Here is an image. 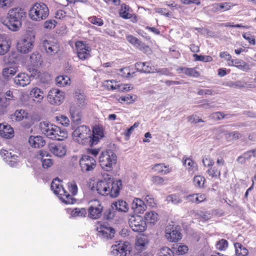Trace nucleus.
<instances>
[{
    "instance_id": "obj_1",
    "label": "nucleus",
    "mask_w": 256,
    "mask_h": 256,
    "mask_svg": "<svg viewBox=\"0 0 256 256\" xmlns=\"http://www.w3.org/2000/svg\"><path fill=\"white\" fill-rule=\"evenodd\" d=\"M26 16V12L20 8H15L9 10L6 18H2L1 22L8 29L17 31L22 26V22Z\"/></svg>"
},
{
    "instance_id": "obj_2",
    "label": "nucleus",
    "mask_w": 256,
    "mask_h": 256,
    "mask_svg": "<svg viewBox=\"0 0 256 256\" xmlns=\"http://www.w3.org/2000/svg\"><path fill=\"white\" fill-rule=\"evenodd\" d=\"M122 181L119 180L115 182H108L105 180H101L96 182V186L98 192L102 196L110 194L111 197H116L119 194L122 187Z\"/></svg>"
},
{
    "instance_id": "obj_3",
    "label": "nucleus",
    "mask_w": 256,
    "mask_h": 256,
    "mask_svg": "<svg viewBox=\"0 0 256 256\" xmlns=\"http://www.w3.org/2000/svg\"><path fill=\"white\" fill-rule=\"evenodd\" d=\"M40 128L42 132L49 138L61 141L67 137V132L64 130H61L48 122H41Z\"/></svg>"
},
{
    "instance_id": "obj_4",
    "label": "nucleus",
    "mask_w": 256,
    "mask_h": 256,
    "mask_svg": "<svg viewBox=\"0 0 256 256\" xmlns=\"http://www.w3.org/2000/svg\"><path fill=\"white\" fill-rule=\"evenodd\" d=\"M72 136L80 144L90 146L92 132L88 126H78L72 132Z\"/></svg>"
},
{
    "instance_id": "obj_5",
    "label": "nucleus",
    "mask_w": 256,
    "mask_h": 256,
    "mask_svg": "<svg viewBox=\"0 0 256 256\" xmlns=\"http://www.w3.org/2000/svg\"><path fill=\"white\" fill-rule=\"evenodd\" d=\"M49 10L44 3H36L29 11V16L32 20L38 22L46 19L48 16Z\"/></svg>"
},
{
    "instance_id": "obj_6",
    "label": "nucleus",
    "mask_w": 256,
    "mask_h": 256,
    "mask_svg": "<svg viewBox=\"0 0 256 256\" xmlns=\"http://www.w3.org/2000/svg\"><path fill=\"white\" fill-rule=\"evenodd\" d=\"M116 156L112 150H108L101 153L99 162L102 168L107 172L112 170V166L116 164Z\"/></svg>"
},
{
    "instance_id": "obj_7",
    "label": "nucleus",
    "mask_w": 256,
    "mask_h": 256,
    "mask_svg": "<svg viewBox=\"0 0 256 256\" xmlns=\"http://www.w3.org/2000/svg\"><path fill=\"white\" fill-rule=\"evenodd\" d=\"M128 222L132 230L136 232H142L146 228V224L142 217L135 214V211L130 215Z\"/></svg>"
},
{
    "instance_id": "obj_8",
    "label": "nucleus",
    "mask_w": 256,
    "mask_h": 256,
    "mask_svg": "<svg viewBox=\"0 0 256 256\" xmlns=\"http://www.w3.org/2000/svg\"><path fill=\"white\" fill-rule=\"evenodd\" d=\"M180 228L174 224H169L165 230V236L170 242H176L182 238Z\"/></svg>"
},
{
    "instance_id": "obj_9",
    "label": "nucleus",
    "mask_w": 256,
    "mask_h": 256,
    "mask_svg": "<svg viewBox=\"0 0 256 256\" xmlns=\"http://www.w3.org/2000/svg\"><path fill=\"white\" fill-rule=\"evenodd\" d=\"M77 54L80 59L85 60L90 56V46L86 42L77 41L75 43Z\"/></svg>"
},
{
    "instance_id": "obj_10",
    "label": "nucleus",
    "mask_w": 256,
    "mask_h": 256,
    "mask_svg": "<svg viewBox=\"0 0 256 256\" xmlns=\"http://www.w3.org/2000/svg\"><path fill=\"white\" fill-rule=\"evenodd\" d=\"M130 252L129 244L120 242L117 244L112 246L110 252L114 256H126Z\"/></svg>"
},
{
    "instance_id": "obj_11",
    "label": "nucleus",
    "mask_w": 256,
    "mask_h": 256,
    "mask_svg": "<svg viewBox=\"0 0 256 256\" xmlns=\"http://www.w3.org/2000/svg\"><path fill=\"white\" fill-rule=\"evenodd\" d=\"M80 166L82 172L92 171L96 168V161L93 157L83 155L80 160Z\"/></svg>"
},
{
    "instance_id": "obj_12",
    "label": "nucleus",
    "mask_w": 256,
    "mask_h": 256,
    "mask_svg": "<svg viewBox=\"0 0 256 256\" xmlns=\"http://www.w3.org/2000/svg\"><path fill=\"white\" fill-rule=\"evenodd\" d=\"M63 92L57 88H52L48 92V100L52 104L60 105L64 100Z\"/></svg>"
},
{
    "instance_id": "obj_13",
    "label": "nucleus",
    "mask_w": 256,
    "mask_h": 256,
    "mask_svg": "<svg viewBox=\"0 0 256 256\" xmlns=\"http://www.w3.org/2000/svg\"><path fill=\"white\" fill-rule=\"evenodd\" d=\"M33 47L32 41L31 38L26 37L20 39L17 42V49L22 54L30 52Z\"/></svg>"
},
{
    "instance_id": "obj_14",
    "label": "nucleus",
    "mask_w": 256,
    "mask_h": 256,
    "mask_svg": "<svg viewBox=\"0 0 256 256\" xmlns=\"http://www.w3.org/2000/svg\"><path fill=\"white\" fill-rule=\"evenodd\" d=\"M221 134L224 136L225 139L228 141H232L238 140L240 138V134L238 131L229 132L224 128H219L217 130L216 138L220 139L221 138Z\"/></svg>"
},
{
    "instance_id": "obj_15",
    "label": "nucleus",
    "mask_w": 256,
    "mask_h": 256,
    "mask_svg": "<svg viewBox=\"0 0 256 256\" xmlns=\"http://www.w3.org/2000/svg\"><path fill=\"white\" fill-rule=\"evenodd\" d=\"M144 206L146 207H150L152 208L156 206V203L153 198H148L146 200V202H144L140 198H134L131 202V208H142Z\"/></svg>"
},
{
    "instance_id": "obj_16",
    "label": "nucleus",
    "mask_w": 256,
    "mask_h": 256,
    "mask_svg": "<svg viewBox=\"0 0 256 256\" xmlns=\"http://www.w3.org/2000/svg\"><path fill=\"white\" fill-rule=\"evenodd\" d=\"M50 156L49 154L45 150H39L37 152L36 157L38 159H40L42 166L44 168H50L53 164V162L52 159L48 158Z\"/></svg>"
},
{
    "instance_id": "obj_17",
    "label": "nucleus",
    "mask_w": 256,
    "mask_h": 256,
    "mask_svg": "<svg viewBox=\"0 0 256 256\" xmlns=\"http://www.w3.org/2000/svg\"><path fill=\"white\" fill-rule=\"evenodd\" d=\"M14 84L18 86L24 87L30 82V76L25 72L19 73L13 78Z\"/></svg>"
},
{
    "instance_id": "obj_18",
    "label": "nucleus",
    "mask_w": 256,
    "mask_h": 256,
    "mask_svg": "<svg viewBox=\"0 0 256 256\" xmlns=\"http://www.w3.org/2000/svg\"><path fill=\"white\" fill-rule=\"evenodd\" d=\"M99 235L105 238H112L114 236L115 231L111 227L107 226L104 224H100L96 228Z\"/></svg>"
},
{
    "instance_id": "obj_19",
    "label": "nucleus",
    "mask_w": 256,
    "mask_h": 256,
    "mask_svg": "<svg viewBox=\"0 0 256 256\" xmlns=\"http://www.w3.org/2000/svg\"><path fill=\"white\" fill-rule=\"evenodd\" d=\"M43 47L46 52L50 55L56 54L60 50L59 46L56 42L49 40H44Z\"/></svg>"
},
{
    "instance_id": "obj_20",
    "label": "nucleus",
    "mask_w": 256,
    "mask_h": 256,
    "mask_svg": "<svg viewBox=\"0 0 256 256\" xmlns=\"http://www.w3.org/2000/svg\"><path fill=\"white\" fill-rule=\"evenodd\" d=\"M149 241L147 238L144 235H140L136 236L134 248L138 252H140L146 250Z\"/></svg>"
},
{
    "instance_id": "obj_21",
    "label": "nucleus",
    "mask_w": 256,
    "mask_h": 256,
    "mask_svg": "<svg viewBox=\"0 0 256 256\" xmlns=\"http://www.w3.org/2000/svg\"><path fill=\"white\" fill-rule=\"evenodd\" d=\"M103 130L102 128L96 126L94 128L90 136V147L96 144L100 138L104 137Z\"/></svg>"
},
{
    "instance_id": "obj_22",
    "label": "nucleus",
    "mask_w": 256,
    "mask_h": 256,
    "mask_svg": "<svg viewBox=\"0 0 256 256\" xmlns=\"http://www.w3.org/2000/svg\"><path fill=\"white\" fill-rule=\"evenodd\" d=\"M0 136L4 138H11L14 136L13 128L8 124H0Z\"/></svg>"
},
{
    "instance_id": "obj_23",
    "label": "nucleus",
    "mask_w": 256,
    "mask_h": 256,
    "mask_svg": "<svg viewBox=\"0 0 256 256\" xmlns=\"http://www.w3.org/2000/svg\"><path fill=\"white\" fill-rule=\"evenodd\" d=\"M1 154L6 156V162L11 166H14L18 162L19 160L18 156L15 154H12L10 152L7 150H3L1 152Z\"/></svg>"
},
{
    "instance_id": "obj_24",
    "label": "nucleus",
    "mask_w": 256,
    "mask_h": 256,
    "mask_svg": "<svg viewBox=\"0 0 256 256\" xmlns=\"http://www.w3.org/2000/svg\"><path fill=\"white\" fill-rule=\"evenodd\" d=\"M30 96L36 104H40L44 98V92L38 88H32L30 92Z\"/></svg>"
},
{
    "instance_id": "obj_25",
    "label": "nucleus",
    "mask_w": 256,
    "mask_h": 256,
    "mask_svg": "<svg viewBox=\"0 0 256 256\" xmlns=\"http://www.w3.org/2000/svg\"><path fill=\"white\" fill-rule=\"evenodd\" d=\"M176 70L179 74H184L189 76L198 78L200 76L199 72L196 70L194 68L180 67Z\"/></svg>"
},
{
    "instance_id": "obj_26",
    "label": "nucleus",
    "mask_w": 256,
    "mask_h": 256,
    "mask_svg": "<svg viewBox=\"0 0 256 256\" xmlns=\"http://www.w3.org/2000/svg\"><path fill=\"white\" fill-rule=\"evenodd\" d=\"M128 209H106L104 213V218L106 220H112L118 214L122 212H126Z\"/></svg>"
},
{
    "instance_id": "obj_27",
    "label": "nucleus",
    "mask_w": 256,
    "mask_h": 256,
    "mask_svg": "<svg viewBox=\"0 0 256 256\" xmlns=\"http://www.w3.org/2000/svg\"><path fill=\"white\" fill-rule=\"evenodd\" d=\"M28 142L30 146L38 148L43 146L46 144L45 140L41 136H30L28 139Z\"/></svg>"
},
{
    "instance_id": "obj_28",
    "label": "nucleus",
    "mask_w": 256,
    "mask_h": 256,
    "mask_svg": "<svg viewBox=\"0 0 256 256\" xmlns=\"http://www.w3.org/2000/svg\"><path fill=\"white\" fill-rule=\"evenodd\" d=\"M126 39L130 43L136 46L140 50L149 48L148 46H146L144 43L132 35L127 36Z\"/></svg>"
},
{
    "instance_id": "obj_29",
    "label": "nucleus",
    "mask_w": 256,
    "mask_h": 256,
    "mask_svg": "<svg viewBox=\"0 0 256 256\" xmlns=\"http://www.w3.org/2000/svg\"><path fill=\"white\" fill-rule=\"evenodd\" d=\"M50 150L56 156H62L66 153V150L61 145L52 144L49 146Z\"/></svg>"
},
{
    "instance_id": "obj_30",
    "label": "nucleus",
    "mask_w": 256,
    "mask_h": 256,
    "mask_svg": "<svg viewBox=\"0 0 256 256\" xmlns=\"http://www.w3.org/2000/svg\"><path fill=\"white\" fill-rule=\"evenodd\" d=\"M10 48V44L6 38L0 34V55L6 54Z\"/></svg>"
},
{
    "instance_id": "obj_31",
    "label": "nucleus",
    "mask_w": 256,
    "mask_h": 256,
    "mask_svg": "<svg viewBox=\"0 0 256 256\" xmlns=\"http://www.w3.org/2000/svg\"><path fill=\"white\" fill-rule=\"evenodd\" d=\"M230 66H234L242 70H247L249 69L248 65L244 60L238 59L232 60L230 62H228Z\"/></svg>"
},
{
    "instance_id": "obj_32",
    "label": "nucleus",
    "mask_w": 256,
    "mask_h": 256,
    "mask_svg": "<svg viewBox=\"0 0 256 256\" xmlns=\"http://www.w3.org/2000/svg\"><path fill=\"white\" fill-rule=\"evenodd\" d=\"M234 245L237 256H246L248 255V249L240 243L236 242Z\"/></svg>"
},
{
    "instance_id": "obj_33",
    "label": "nucleus",
    "mask_w": 256,
    "mask_h": 256,
    "mask_svg": "<svg viewBox=\"0 0 256 256\" xmlns=\"http://www.w3.org/2000/svg\"><path fill=\"white\" fill-rule=\"evenodd\" d=\"M50 188L58 196L60 192L58 190H60L61 188H64L60 184V182L58 178H56L52 181Z\"/></svg>"
},
{
    "instance_id": "obj_34",
    "label": "nucleus",
    "mask_w": 256,
    "mask_h": 256,
    "mask_svg": "<svg viewBox=\"0 0 256 256\" xmlns=\"http://www.w3.org/2000/svg\"><path fill=\"white\" fill-rule=\"evenodd\" d=\"M158 214L154 212H146L144 216L145 222L154 224L158 220Z\"/></svg>"
},
{
    "instance_id": "obj_35",
    "label": "nucleus",
    "mask_w": 256,
    "mask_h": 256,
    "mask_svg": "<svg viewBox=\"0 0 256 256\" xmlns=\"http://www.w3.org/2000/svg\"><path fill=\"white\" fill-rule=\"evenodd\" d=\"M70 78L67 76H60L56 78V83L58 86H64L70 84Z\"/></svg>"
},
{
    "instance_id": "obj_36",
    "label": "nucleus",
    "mask_w": 256,
    "mask_h": 256,
    "mask_svg": "<svg viewBox=\"0 0 256 256\" xmlns=\"http://www.w3.org/2000/svg\"><path fill=\"white\" fill-rule=\"evenodd\" d=\"M208 174L212 178H220L221 175L220 170L216 166H210L206 170Z\"/></svg>"
},
{
    "instance_id": "obj_37",
    "label": "nucleus",
    "mask_w": 256,
    "mask_h": 256,
    "mask_svg": "<svg viewBox=\"0 0 256 256\" xmlns=\"http://www.w3.org/2000/svg\"><path fill=\"white\" fill-rule=\"evenodd\" d=\"M74 98L76 100L77 104L80 107L84 106L86 104V96L83 93H81L80 90L76 91Z\"/></svg>"
},
{
    "instance_id": "obj_38",
    "label": "nucleus",
    "mask_w": 256,
    "mask_h": 256,
    "mask_svg": "<svg viewBox=\"0 0 256 256\" xmlns=\"http://www.w3.org/2000/svg\"><path fill=\"white\" fill-rule=\"evenodd\" d=\"M60 194H58V196L62 202L66 204H70V199L71 197L68 192L64 188H61L58 190Z\"/></svg>"
},
{
    "instance_id": "obj_39",
    "label": "nucleus",
    "mask_w": 256,
    "mask_h": 256,
    "mask_svg": "<svg viewBox=\"0 0 256 256\" xmlns=\"http://www.w3.org/2000/svg\"><path fill=\"white\" fill-rule=\"evenodd\" d=\"M152 168L158 172H164L166 174L170 172V170L166 166H164L163 164H156L152 166Z\"/></svg>"
},
{
    "instance_id": "obj_40",
    "label": "nucleus",
    "mask_w": 256,
    "mask_h": 256,
    "mask_svg": "<svg viewBox=\"0 0 256 256\" xmlns=\"http://www.w3.org/2000/svg\"><path fill=\"white\" fill-rule=\"evenodd\" d=\"M128 9L129 6H126V4H122L119 12L120 16L124 19L130 18L132 14L128 12Z\"/></svg>"
},
{
    "instance_id": "obj_41",
    "label": "nucleus",
    "mask_w": 256,
    "mask_h": 256,
    "mask_svg": "<svg viewBox=\"0 0 256 256\" xmlns=\"http://www.w3.org/2000/svg\"><path fill=\"white\" fill-rule=\"evenodd\" d=\"M14 100V98H7L6 96H0V106L6 108Z\"/></svg>"
},
{
    "instance_id": "obj_42",
    "label": "nucleus",
    "mask_w": 256,
    "mask_h": 256,
    "mask_svg": "<svg viewBox=\"0 0 256 256\" xmlns=\"http://www.w3.org/2000/svg\"><path fill=\"white\" fill-rule=\"evenodd\" d=\"M16 72V68L14 67L5 68L2 70V75L6 78H8L14 76Z\"/></svg>"
},
{
    "instance_id": "obj_43",
    "label": "nucleus",
    "mask_w": 256,
    "mask_h": 256,
    "mask_svg": "<svg viewBox=\"0 0 256 256\" xmlns=\"http://www.w3.org/2000/svg\"><path fill=\"white\" fill-rule=\"evenodd\" d=\"M88 216L92 219H98L102 215V209H88Z\"/></svg>"
},
{
    "instance_id": "obj_44",
    "label": "nucleus",
    "mask_w": 256,
    "mask_h": 256,
    "mask_svg": "<svg viewBox=\"0 0 256 256\" xmlns=\"http://www.w3.org/2000/svg\"><path fill=\"white\" fill-rule=\"evenodd\" d=\"M30 60L32 65L38 66L41 63V56L38 52H34L30 55Z\"/></svg>"
},
{
    "instance_id": "obj_45",
    "label": "nucleus",
    "mask_w": 256,
    "mask_h": 256,
    "mask_svg": "<svg viewBox=\"0 0 256 256\" xmlns=\"http://www.w3.org/2000/svg\"><path fill=\"white\" fill-rule=\"evenodd\" d=\"M119 71L120 72L118 74L122 78H132L134 74V72L132 73L130 72V68L128 67L120 68Z\"/></svg>"
},
{
    "instance_id": "obj_46",
    "label": "nucleus",
    "mask_w": 256,
    "mask_h": 256,
    "mask_svg": "<svg viewBox=\"0 0 256 256\" xmlns=\"http://www.w3.org/2000/svg\"><path fill=\"white\" fill-rule=\"evenodd\" d=\"M70 113L71 115V118L74 122L76 124H78L80 122L82 118V114L80 112L70 108Z\"/></svg>"
},
{
    "instance_id": "obj_47",
    "label": "nucleus",
    "mask_w": 256,
    "mask_h": 256,
    "mask_svg": "<svg viewBox=\"0 0 256 256\" xmlns=\"http://www.w3.org/2000/svg\"><path fill=\"white\" fill-rule=\"evenodd\" d=\"M206 181L204 177L200 176H196L194 177L193 182L194 185L198 188H202Z\"/></svg>"
},
{
    "instance_id": "obj_48",
    "label": "nucleus",
    "mask_w": 256,
    "mask_h": 256,
    "mask_svg": "<svg viewBox=\"0 0 256 256\" xmlns=\"http://www.w3.org/2000/svg\"><path fill=\"white\" fill-rule=\"evenodd\" d=\"M136 96H132L130 94H127L124 96H122L118 98V101L120 102H125L126 104H130L134 102L136 100Z\"/></svg>"
},
{
    "instance_id": "obj_49",
    "label": "nucleus",
    "mask_w": 256,
    "mask_h": 256,
    "mask_svg": "<svg viewBox=\"0 0 256 256\" xmlns=\"http://www.w3.org/2000/svg\"><path fill=\"white\" fill-rule=\"evenodd\" d=\"M246 82L243 81L237 80L236 82H229L226 86L230 88H244L246 87Z\"/></svg>"
},
{
    "instance_id": "obj_50",
    "label": "nucleus",
    "mask_w": 256,
    "mask_h": 256,
    "mask_svg": "<svg viewBox=\"0 0 256 256\" xmlns=\"http://www.w3.org/2000/svg\"><path fill=\"white\" fill-rule=\"evenodd\" d=\"M86 213V209H73L71 212V216L72 218L84 217Z\"/></svg>"
},
{
    "instance_id": "obj_51",
    "label": "nucleus",
    "mask_w": 256,
    "mask_h": 256,
    "mask_svg": "<svg viewBox=\"0 0 256 256\" xmlns=\"http://www.w3.org/2000/svg\"><path fill=\"white\" fill-rule=\"evenodd\" d=\"M144 64H144V67L142 70H140L141 73H153L155 72L156 70V68L154 66H151L148 62H144Z\"/></svg>"
},
{
    "instance_id": "obj_52",
    "label": "nucleus",
    "mask_w": 256,
    "mask_h": 256,
    "mask_svg": "<svg viewBox=\"0 0 256 256\" xmlns=\"http://www.w3.org/2000/svg\"><path fill=\"white\" fill-rule=\"evenodd\" d=\"M56 119L58 123L64 126H68L70 124L68 118L64 115L56 116Z\"/></svg>"
},
{
    "instance_id": "obj_53",
    "label": "nucleus",
    "mask_w": 256,
    "mask_h": 256,
    "mask_svg": "<svg viewBox=\"0 0 256 256\" xmlns=\"http://www.w3.org/2000/svg\"><path fill=\"white\" fill-rule=\"evenodd\" d=\"M193 56L194 58L196 60L204 62H210L212 60V58L210 56H202L194 54Z\"/></svg>"
},
{
    "instance_id": "obj_54",
    "label": "nucleus",
    "mask_w": 256,
    "mask_h": 256,
    "mask_svg": "<svg viewBox=\"0 0 256 256\" xmlns=\"http://www.w3.org/2000/svg\"><path fill=\"white\" fill-rule=\"evenodd\" d=\"M228 247V242L225 239H222L218 241L216 244V248L220 250H224Z\"/></svg>"
},
{
    "instance_id": "obj_55",
    "label": "nucleus",
    "mask_w": 256,
    "mask_h": 256,
    "mask_svg": "<svg viewBox=\"0 0 256 256\" xmlns=\"http://www.w3.org/2000/svg\"><path fill=\"white\" fill-rule=\"evenodd\" d=\"M160 256H174V252L168 247H163L160 248Z\"/></svg>"
},
{
    "instance_id": "obj_56",
    "label": "nucleus",
    "mask_w": 256,
    "mask_h": 256,
    "mask_svg": "<svg viewBox=\"0 0 256 256\" xmlns=\"http://www.w3.org/2000/svg\"><path fill=\"white\" fill-rule=\"evenodd\" d=\"M128 204L126 202L122 200H118L117 202H113L112 204V208L115 207L116 208H127Z\"/></svg>"
},
{
    "instance_id": "obj_57",
    "label": "nucleus",
    "mask_w": 256,
    "mask_h": 256,
    "mask_svg": "<svg viewBox=\"0 0 256 256\" xmlns=\"http://www.w3.org/2000/svg\"><path fill=\"white\" fill-rule=\"evenodd\" d=\"M25 114V111L23 110H16L14 114L15 120L16 121H21L24 118Z\"/></svg>"
},
{
    "instance_id": "obj_58",
    "label": "nucleus",
    "mask_w": 256,
    "mask_h": 256,
    "mask_svg": "<svg viewBox=\"0 0 256 256\" xmlns=\"http://www.w3.org/2000/svg\"><path fill=\"white\" fill-rule=\"evenodd\" d=\"M188 250L187 246L185 245H180L176 251V254L178 255H182L186 254Z\"/></svg>"
},
{
    "instance_id": "obj_59",
    "label": "nucleus",
    "mask_w": 256,
    "mask_h": 256,
    "mask_svg": "<svg viewBox=\"0 0 256 256\" xmlns=\"http://www.w3.org/2000/svg\"><path fill=\"white\" fill-rule=\"evenodd\" d=\"M243 154L245 159L248 160H250L252 156L256 157V149L248 150L244 152Z\"/></svg>"
},
{
    "instance_id": "obj_60",
    "label": "nucleus",
    "mask_w": 256,
    "mask_h": 256,
    "mask_svg": "<svg viewBox=\"0 0 256 256\" xmlns=\"http://www.w3.org/2000/svg\"><path fill=\"white\" fill-rule=\"evenodd\" d=\"M220 11L224 12L230 10L234 5L231 2L220 3Z\"/></svg>"
},
{
    "instance_id": "obj_61",
    "label": "nucleus",
    "mask_w": 256,
    "mask_h": 256,
    "mask_svg": "<svg viewBox=\"0 0 256 256\" xmlns=\"http://www.w3.org/2000/svg\"><path fill=\"white\" fill-rule=\"evenodd\" d=\"M166 200L168 202H172L174 204H177L180 202V200L178 198L176 194H170L166 198Z\"/></svg>"
},
{
    "instance_id": "obj_62",
    "label": "nucleus",
    "mask_w": 256,
    "mask_h": 256,
    "mask_svg": "<svg viewBox=\"0 0 256 256\" xmlns=\"http://www.w3.org/2000/svg\"><path fill=\"white\" fill-rule=\"evenodd\" d=\"M90 22L94 24L97 25L98 26H102L104 24L103 20L96 16H92L89 18Z\"/></svg>"
},
{
    "instance_id": "obj_63",
    "label": "nucleus",
    "mask_w": 256,
    "mask_h": 256,
    "mask_svg": "<svg viewBox=\"0 0 256 256\" xmlns=\"http://www.w3.org/2000/svg\"><path fill=\"white\" fill-rule=\"evenodd\" d=\"M183 159L184 160V164L186 166H188V168L189 169L192 170L194 166V162L190 158H186L184 157Z\"/></svg>"
},
{
    "instance_id": "obj_64",
    "label": "nucleus",
    "mask_w": 256,
    "mask_h": 256,
    "mask_svg": "<svg viewBox=\"0 0 256 256\" xmlns=\"http://www.w3.org/2000/svg\"><path fill=\"white\" fill-rule=\"evenodd\" d=\"M14 0H0V8H7L10 7Z\"/></svg>"
}]
</instances>
